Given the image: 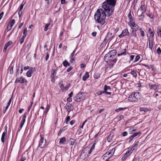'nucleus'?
<instances>
[{
  "label": "nucleus",
  "instance_id": "1",
  "mask_svg": "<svg viewBox=\"0 0 161 161\" xmlns=\"http://www.w3.org/2000/svg\"><path fill=\"white\" fill-rule=\"evenodd\" d=\"M108 15V13L103 8L101 9H98L94 15V18L96 22L101 25L104 24L105 23V18Z\"/></svg>",
  "mask_w": 161,
  "mask_h": 161
},
{
  "label": "nucleus",
  "instance_id": "2",
  "mask_svg": "<svg viewBox=\"0 0 161 161\" xmlns=\"http://www.w3.org/2000/svg\"><path fill=\"white\" fill-rule=\"evenodd\" d=\"M116 0H106L102 4L103 8L108 13V16H110L113 12L112 7L116 5Z\"/></svg>",
  "mask_w": 161,
  "mask_h": 161
},
{
  "label": "nucleus",
  "instance_id": "3",
  "mask_svg": "<svg viewBox=\"0 0 161 161\" xmlns=\"http://www.w3.org/2000/svg\"><path fill=\"white\" fill-rule=\"evenodd\" d=\"M141 98L140 93L138 92H133L128 97V100L130 102L136 101Z\"/></svg>",
  "mask_w": 161,
  "mask_h": 161
},
{
  "label": "nucleus",
  "instance_id": "4",
  "mask_svg": "<svg viewBox=\"0 0 161 161\" xmlns=\"http://www.w3.org/2000/svg\"><path fill=\"white\" fill-rule=\"evenodd\" d=\"M85 93L83 92H80L76 96L75 98V101L77 102H80L81 101L84 100L85 97L84 95Z\"/></svg>",
  "mask_w": 161,
  "mask_h": 161
},
{
  "label": "nucleus",
  "instance_id": "5",
  "mask_svg": "<svg viewBox=\"0 0 161 161\" xmlns=\"http://www.w3.org/2000/svg\"><path fill=\"white\" fill-rule=\"evenodd\" d=\"M46 140L44 139L43 137H41L38 147L41 148H43L46 146Z\"/></svg>",
  "mask_w": 161,
  "mask_h": 161
},
{
  "label": "nucleus",
  "instance_id": "6",
  "mask_svg": "<svg viewBox=\"0 0 161 161\" xmlns=\"http://www.w3.org/2000/svg\"><path fill=\"white\" fill-rule=\"evenodd\" d=\"M114 37V35L111 33L108 32V33L104 40L105 42H108V41H110Z\"/></svg>",
  "mask_w": 161,
  "mask_h": 161
},
{
  "label": "nucleus",
  "instance_id": "7",
  "mask_svg": "<svg viewBox=\"0 0 161 161\" xmlns=\"http://www.w3.org/2000/svg\"><path fill=\"white\" fill-rule=\"evenodd\" d=\"M129 35V32L127 29H125L123 30L119 36L120 38H122L125 36Z\"/></svg>",
  "mask_w": 161,
  "mask_h": 161
},
{
  "label": "nucleus",
  "instance_id": "8",
  "mask_svg": "<svg viewBox=\"0 0 161 161\" xmlns=\"http://www.w3.org/2000/svg\"><path fill=\"white\" fill-rule=\"evenodd\" d=\"M36 71L35 68L31 67L26 73V75L28 77H31L33 73Z\"/></svg>",
  "mask_w": 161,
  "mask_h": 161
},
{
  "label": "nucleus",
  "instance_id": "9",
  "mask_svg": "<svg viewBox=\"0 0 161 161\" xmlns=\"http://www.w3.org/2000/svg\"><path fill=\"white\" fill-rule=\"evenodd\" d=\"M114 58L111 56L109 54L107 53L106 54L104 57V60L107 63H108L110 61L112 60Z\"/></svg>",
  "mask_w": 161,
  "mask_h": 161
},
{
  "label": "nucleus",
  "instance_id": "10",
  "mask_svg": "<svg viewBox=\"0 0 161 161\" xmlns=\"http://www.w3.org/2000/svg\"><path fill=\"white\" fill-rule=\"evenodd\" d=\"M7 133V127H5V131L3 132V133L2 134V137H1V140L2 142L3 143H4V142H5V140L6 138V134Z\"/></svg>",
  "mask_w": 161,
  "mask_h": 161
},
{
  "label": "nucleus",
  "instance_id": "11",
  "mask_svg": "<svg viewBox=\"0 0 161 161\" xmlns=\"http://www.w3.org/2000/svg\"><path fill=\"white\" fill-rule=\"evenodd\" d=\"M51 77L52 79L51 81H52L53 80V81H54L55 80V75L56 74V70H55L54 69H52L51 70Z\"/></svg>",
  "mask_w": 161,
  "mask_h": 161
},
{
  "label": "nucleus",
  "instance_id": "12",
  "mask_svg": "<svg viewBox=\"0 0 161 161\" xmlns=\"http://www.w3.org/2000/svg\"><path fill=\"white\" fill-rule=\"evenodd\" d=\"M13 44V42L11 41H10L8 42L6 44H5L3 50V52H5L7 50V48L9 46Z\"/></svg>",
  "mask_w": 161,
  "mask_h": 161
},
{
  "label": "nucleus",
  "instance_id": "13",
  "mask_svg": "<svg viewBox=\"0 0 161 161\" xmlns=\"http://www.w3.org/2000/svg\"><path fill=\"white\" fill-rule=\"evenodd\" d=\"M129 25L132 29H133L134 27L136 28L137 29H138V25L134 22V20L130 21Z\"/></svg>",
  "mask_w": 161,
  "mask_h": 161
},
{
  "label": "nucleus",
  "instance_id": "14",
  "mask_svg": "<svg viewBox=\"0 0 161 161\" xmlns=\"http://www.w3.org/2000/svg\"><path fill=\"white\" fill-rule=\"evenodd\" d=\"M24 81L27 82V80H25V79L23 78L22 76H21L20 78L16 79L15 81V83H17L18 82L20 83L21 84H23L24 83Z\"/></svg>",
  "mask_w": 161,
  "mask_h": 161
},
{
  "label": "nucleus",
  "instance_id": "15",
  "mask_svg": "<svg viewBox=\"0 0 161 161\" xmlns=\"http://www.w3.org/2000/svg\"><path fill=\"white\" fill-rule=\"evenodd\" d=\"M115 151V149H113L112 150H109L108 152H106L105 153V155H106V156L107 155H108L109 156V157H111L114 154Z\"/></svg>",
  "mask_w": 161,
  "mask_h": 161
},
{
  "label": "nucleus",
  "instance_id": "16",
  "mask_svg": "<svg viewBox=\"0 0 161 161\" xmlns=\"http://www.w3.org/2000/svg\"><path fill=\"white\" fill-rule=\"evenodd\" d=\"M140 8L142 11V14H144L146 11L147 6L144 3L142 5L140 6Z\"/></svg>",
  "mask_w": 161,
  "mask_h": 161
},
{
  "label": "nucleus",
  "instance_id": "17",
  "mask_svg": "<svg viewBox=\"0 0 161 161\" xmlns=\"http://www.w3.org/2000/svg\"><path fill=\"white\" fill-rule=\"evenodd\" d=\"M117 53V51L115 49H113L110 51L108 53L111 55V56L114 58Z\"/></svg>",
  "mask_w": 161,
  "mask_h": 161
},
{
  "label": "nucleus",
  "instance_id": "18",
  "mask_svg": "<svg viewBox=\"0 0 161 161\" xmlns=\"http://www.w3.org/2000/svg\"><path fill=\"white\" fill-rule=\"evenodd\" d=\"M149 86L150 89H153L154 91L157 90V88L158 87V86L156 84L151 85L150 84H149Z\"/></svg>",
  "mask_w": 161,
  "mask_h": 161
},
{
  "label": "nucleus",
  "instance_id": "19",
  "mask_svg": "<svg viewBox=\"0 0 161 161\" xmlns=\"http://www.w3.org/2000/svg\"><path fill=\"white\" fill-rule=\"evenodd\" d=\"M65 107L66 109H69V110H73L74 108L73 105L70 103H67Z\"/></svg>",
  "mask_w": 161,
  "mask_h": 161
},
{
  "label": "nucleus",
  "instance_id": "20",
  "mask_svg": "<svg viewBox=\"0 0 161 161\" xmlns=\"http://www.w3.org/2000/svg\"><path fill=\"white\" fill-rule=\"evenodd\" d=\"M117 60V59L116 58H115L111 61H109V65L110 67H113L114 66V64L116 63Z\"/></svg>",
  "mask_w": 161,
  "mask_h": 161
},
{
  "label": "nucleus",
  "instance_id": "21",
  "mask_svg": "<svg viewBox=\"0 0 161 161\" xmlns=\"http://www.w3.org/2000/svg\"><path fill=\"white\" fill-rule=\"evenodd\" d=\"M89 77V75L88 72H86L85 75L83 76L82 79L84 81L86 80Z\"/></svg>",
  "mask_w": 161,
  "mask_h": 161
},
{
  "label": "nucleus",
  "instance_id": "22",
  "mask_svg": "<svg viewBox=\"0 0 161 161\" xmlns=\"http://www.w3.org/2000/svg\"><path fill=\"white\" fill-rule=\"evenodd\" d=\"M126 54V49L125 48L122 51H121L120 53H118L117 55L118 56H120L125 55Z\"/></svg>",
  "mask_w": 161,
  "mask_h": 161
},
{
  "label": "nucleus",
  "instance_id": "23",
  "mask_svg": "<svg viewBox=\"0 0 161 161\" xmlns=\"http://www.w3.org/2000/svg\"><path fill=\"white\" fill-rule=\"evenodd\" d=\"M15 22V20L14 19H13L8 25V28H10V29H11L13 25L14 24Z\"/></svg>",
  "mask_w": 161,
  "mask_h": 161
},
{
  "label": "nucleus",
  "instance_id": "24",
  "mask_svg": "<svg viewBox=\"0 0 161 161\" xmlns=\"http://www.w3.org/2000/svg\"><path fill=\"white\" fill-rule=\"evenodd\" d=\"M149 48L152 51L153 47V41H151L150 40H149Z\"/></svg>",
  "mask_w": 161,
  "mask_h": 161
},
{
  "label": "nucleus",
  "instance_id": "25",
  "mask_svg": "<svg viewBox=\"0 0 161 161\" xmlns=\"http://www.w3.org/2000/svg\"><path fill=\"white\" fill-rule=\"evenodd\" d=\"M104 91H103L104 92H107L108 90L110 91L111 90V88L110 86H107L105 85L104 86Z\"/></svg>",
  "mask_w": 161,
  "mask_h": 161
},
{
  "label": "nucleus",
  "instance_id": "26",
  "mask_svg": "<svg viewBox=\"0 0 161 161\" xmlns=\"http://www.w3.org/2000/svg\"><path fill=\"white\" fill-rule=\"evenodd\" d=\"M66 141V138L65 137H64L60 139L59 142V143L60 144H64V142Z\"/></svg>",
  "mask_w": 161,
  "mask_h": 161
},
{
  "label": "nucleus",
  "instance_id": "27",
  "mask_svg": "<svg viewBox=\"0 0 161 161\" xmlns=\"http://www.w3.org/2000/svg\"><path fill=\"white\" fill-rule=\"evenodd\" d=\"M138 30L140 31V32L141 36L142 37H144L145 36V32L143 30L142 28H140L138 29Z\"/></svg>",
  "mask_w": 161,
  "mask_h": 161
},
{
  "label": "nucleus",
  "instance_id": "28",
  "mask_svg": "<svg viewBox=\"0 0 161 161\" xmlns=\"http://www.w3.org/2000/svg\"><path fill=\"white\" fill-rule=\"evenodd\" d=\"M137 31L136 30L135 31L134 30H133L131 32L130 35L131 36H133L134 37H136L137 36V35L136 31Z\"/></svg>",
  "mask_w": 161,
  "mask_h": 161
},
{
  "label": "nucleus",
  "instance_id": "29",
  "mask_svg": "<svg viewBox=\"0 0 161 161\" xmlns=\"http://www.w3.org/2000/svg\"><path fill=\"white\" fill-rule=\"evenodd\" d=\"M132 153V150H128L124 155V157H126L129 156Z\"/></svg>",
  "mask_w": 161,
  "mask_h": 161
},
{
  "label": "nucleus",
  "instance_id": "30",
  "mask_svg": "<svg viewBox=\"0 0 161 161\" xmlns=\"http://www.w3.org/2000/svg\"><path fill=\"white\" fill-rule=\"evenodd\" d=\"M63 64L64 67H67V66H69L70 65V64L66 60H65L63 62Z\"/></svg>",
  "mask_w": 161,
  "mask_h": 161
},
{
  "label": "nucleus",
  "instance_id": "31",
  "mask_svg": "<svg viewBox=\"0 0 161 161\" xmlns=\"http://www.w3.org/2000/svg\"><path fill=\"white\" fill-rule=\"evenodd\" d=\"M49 108H50V106L48 104H47V107L46 108L45 110L44 111V114H43L44 115V114L46 115V114L47 113Z\"/></svg>",
  "mask_w": 161,
  "mask_h": 161
},
{
  "label": "nucleus",
  "instance_id": "32",
  "mask_svg": "<svg viewBox=\"0 0 161 161\" xmlns=\"http://www.w3.org/2000/svg\"><path fill=\"white\" fill-rule=\"evenodd\" d=\"M128 17L130 19V21H132L133 20V17L132 16L131 14L130 11V12L128 15Z\"/></svg>",
  "mask_w": 161,
  "mask_h": 161
},
{
  "label": "nucleus",
  "instance_id": "33",
  "mask_svg": "<svg viewBox=\"0 0 161 161\" xmlns=\"http://www.w3.org/2000/svg\"><path fill=\"white\" fill-rule=\"evenodd\" d=\"M27 30L26 28H25L23 31V36H24L25 37H26L27 36Z\"/></svg>",
  "mask_w": 161,
  "mask_h": 161
},
{
  "label": "nucleus",
  "instance_id": "34",
  "mask_svg": "<svg viewBox=\"0 0 161 161\" xmlns=\"http://www.w3.org/2000/svg\"><path fill=\"white\" fill-rule=\"evenodd\" d=\"M148 32L151 34V36H152V37L154 36V34L153 33V31H152L151 28H149Z\"/></svg>",
  "mask_w": 161,
  "mask_h": 161
},
{
  "label": "nucleus",
  "instance_id": "35",
  "mask_svg": "<svg viewBox=\"0 0 161 161\" xmlns=\"http://www.w3.org/2000/svg\"><path fill=\"white\" fill-rule=\"evenodd\" d=\"M130 73L135 78L137 76V74L135 71L131 70Z\"/></svg>",
  "mask_w": 161,
  "mask_h": 161
},
{
  "label": "nucleus",
  "instance_id": "36",
  "mask_svg": "<svg viewBox=\"0 0 161 161\" xmlns=\"http://www.w3.org/2000/svg\"><path fill=\"white\" fill-rule=\"evenodd\" d=\"M75 140L74 139L70 138L69 140V142L71 145H73L74 144Z\"/></svg>",
  "mask_w": 161,
  "mask_h": 161
},
{
  "label": "nucleus",
  "instance_id": "37",
  "mask_svg": "<svg viewBox=\"0 0 161 161\" xmlns=\"http://www.w3.org/2000/svg\"><path fill=\"white\" fill-rule=\"evenodd\" d=\"M140 111L145 112H147L148 110L147 108H140Z\"/></svg>",
  "mask_w": 161,
  "mask_h": 161
},
{
  "label": "nucleus",
  "instance_id": "38",
  "mask_svg": "<svg viewBox=\"0 0 161 161\" xmlns=\"http://www.w3.org/2000/svg\"><path fill=\"white\" fill-rule=\"evenodd\" d=\"M126 108H118L116 109L115 110L116 112H119L120 111L125 109Z\"/></svg>",
  "mask_w": 161,
  "mask_h": 161
},
{
  "label": "nucleus",
  "instance_id": "39",
  "mask_svg": "<svg viewBox=\"0 0 161 161\" xmlns=\"http://www.w3.org/2000/svg\"><path fill=\"white\" fill-rule=\"evenodd\" d=\"M50 25V24L48 23V24H46L45 25L44 29L45 31H47V30L49 26Z\"/></svg>",
  "mask_w": 161,
  "mask_h": 161
},
{
  "label": "nucleus",
  "instance_id": "40",
  "mask_svg": "<svg viewBox=\"0 0 161 161\" xmlns=\"http://www.w3.org/2000/svg\"><path fill=\"white\" fill-rule=\"evenodd\" d=\"M113 136H111V134H110L107 138V141L109 142H110L112 140Z\"/></svg>",
  "mask_w": 161,
  "mask_h": 161
},
{
  "label": "nucleus",
  "instance_id": "41",
  "mask_svg": "<svg viewBox=\"0 0 161 161\" xmlns=\"http://www.w3.org/2000/svg\"><path fill=\"white\" fill-rule=\"evenodd\" d=\"M157 34L158 36H160L161 37V29H157Z\"/></svg>",
  "mask_w": 161,
  "mask_h": 161
},
{
  "label": "nucleus",
  "instance_id": "42",
  "mask_svg": "<svg viewBox=\"0 0 161 161\" xmlns=\"http://www.w3.org/2000/svg\"><path fill=\"white\" fill-rule=\"evenodd\" d=\"M25 38V37L22 36L20 40V44H22V43L24 42Z\"/></svg>",
  "mask_w": 161,
  "mask_h": 161
},
{
  "label": "nucleus",
  "instance_id": "43",
  "mask_svg": "<svg viewBox=\"0 0 161 161\" xmlns=\"http://www.w3.org/2000/svg\"><path fill=\"white\" fill-rule=\"evenodd\" d=\"M96 93L98 95H100L103 93H104V92L103 91H97Z\"/></svg>",
  "mask_w": 161,
  "mask_h": 161
},
{
  "label": "nucleus",
  "instance_id": "44",
  "mask_svg": "<svg viewBox=\"0 0 161 161\" xmlns=\"http://www.w3.org/2000/svg\"><path fill=\"white\" fill-rule=\"evenodd\" d=\"M143 14H142V13L139 16V19L142 20L144 18V15Z\"/></svg>",
  "mask_w": 161,
  "mask_h": 161
},
{
  "label": "nucleus",
  "instance_id": "45",
  "mask_svg": "<svg viewBox=\"0 0 161 161\" xmlns=\"http://www.w3.org/2000/svg\"><path fill=\"white\" fill-rule=\"evenodd\" d=\"M10 68V74H12L13 73V68L14 66H11L9 67Z\"/></svg>",
  "mask_w": 161,
  "mask_h": 161
},
{
  "label": "nucleus",
  "instance_id": "46",
  "mask_svg": "<svg viewBox=\"0 0 161 161\" xmlns=\"http://www.w3.org/2000/svg\"><path fill=\"white\" fill-rule=\"evenodd\" d=\"M140 58V57L139 55L136 56L135 58L134 62H136Z\"/></svg>",
  "mask_w": 161,
  "mask_h": 161
},
{
  "label": "nucleus",
  "instance_id": "47",
  "mask_svg": "<svg viewBox=\"0 0 161 161\" xmlns=\"http://www.w3.org/2000/svg\"><path fill=\"white\" fill-rule=\"evenodd\" d=\"M157 52L158 55H160L161 54V49L159 47L157 48Z\"/></svg>",
  "mask_w": 161,
  "mask_h": 161
},
{
  "label": "nucleus",
  "instance_id": "48",
  "mask_svg": "<svg viewBox=\"0 0 161 161\" xmlns=\"http://www.w3.org/2000/svg\"><path fill=\"white\" fill-rule=\"evenodd\" d=\"M27 113H25L23 114V116L22 118V120L25 121V119L27 116Z\"/></svg>",
  "mask_w": 161,
  "mask_h": 161
},
{
  "label": "nucleus",
  "instance_id": "49",
  "mask_svg": "<svg viewBox=\"0 0 161 161\" xmlns=\"http://www.w3.org/2000/svg\"><path fill=\"white\" fill-rule=\"evenodd\" d=\"M70 119V117L69 116H67L66 119L65 123L66 124L68 123V122L69 121Z\"/></svg>",
  "mask_w": 161,
  "mask_h": 161
},
{
  "label": "nucleus",
  "instance_id": "50",
  "mask_svg": "<svg viewBox=\"0 0 161 161\" xmlns=\"http://www.w3.org/2000/svg\"><path fill=\"white\" fill-rule=\"evenodd\" d=\"M100 77V75H99L98 74H95L94 75V78L95 79H98Z\"/></svg>",
  "mask_w": 161,
  "mask_h": 161
},
{
  "label": "nucleus",
  "instance_id": "51",
  "mask_svg": "<svg viewBox=\"0 0 161 161\" xmlns=\"http://www.w3.org/2000/svg\"><path fill=\"white\" fill-rule=\"evenodd\" d=\"M70 58V62L71 63H74L75 61V58Z\"/></svg>",
  "mask_w": 161,
  "mask_h": 161
},
{
  "label": "nucleus",
  "instance_id": "52",
  "mask_svg": "<svg viewBox=\"0 0 161 161\" xmlns=\"http://www.w3.org/2000/svg\"><path fill=\"white\" fill-rule=\"evenodd\" d=\"M24 7V4H21L20 5L19 8V11H21Z\"/></svg>",
  "mask_w": 161,
  "mask_h": 161
},
{
  "label": "nucleus",
  "instance_id": "53",
  "mask_svg": "<svg viewBox=\"0 0 161 161\" xmlns=\"http://www.w3.org/2000/svg\"><path fill=\"white\" fill-rule=\"evenodd\" d=\"M147 15L151 19H153V18L154 16L152 14H147Z\"/></svg>",
  "mask_w": 161,
  "mask_h": 161
},
{
  "label": "nucleus",
  "instance_id": "54",
  "mask_svg": "<svg viewBox=\"0 0 161 161\" xmlns=\"http://www.w3.org/2000/svg\"><path fill=\"white\" fill-rule=\"evenodd\" d=\"M25 122V121H24L23 120H22V121L21 122L20 125V127L21 129L22 128V127L24 124Z\"/></svg>",
  "mask_w": 161,
  "mask_h": 161
},
{
  "label": "nucleus",
  "instance_id": "55",
  "mask_svg": "<svg viewBox=\"0 0 161 161\" xmlns=\"http://www.w3.org/2000/svg\"><path fill=\"white\" fill-rule=\"evenodd\" d=\"M128 135V133L126 131L122 133V135L123 136H127Z\"/></svg>",
  "mask_w": 161,
  "mask_h": 161
},
{
  "label": "nucleus",
  "instance_id": "56",
  "mask_svg": "<svg viewBox=\"0 0 161 161\" xmlns=\"http://www.w3.org/2000/svg\"><path fill=\"white\" fill-rule=\"evenodd\" d=\"M133 138H134L132 136V135L131 136H130L129 137V142H130Z\"/></svg>",
  "mask_w": 161,
  "mask_h": 161
},
{
  "label": "nucleus",
  "instance_id": "57",
  "mask_svg": "<svg viewBox=\"0 0 161 161\" xmlns=\"http://www.w3.org/2000/svg\"><path fill=\"white\" fill-rule=\"evenodd\" d=\"M12 97H11V98L9 99V100L8 103V104L7 105V106H9L11 103V101H12Z\"/></svg>",
  "mask_w": 161,
  "mask_h": 161
},
{
  "label": "nucleus",
  "instance_id": "58",
  "mask_svg": "<svg viewBox=\"0 0 161 161\" xmlns=\"http://www.w3.org/2000/svg\"><path fill=\"white\" fill-rule=\"evenodd\" d=\"M124 118V116L122 115H119L118 116L119 120H120L121 119H122Z\"/></svg>",
  "mask_w": 161,
  "mask_h": 161
},
{
  "label": "nucleus",
  "instance_id": "59",
  "mask_svg": "<svg viewBox=\"0 0 161 161\" xmlns=\"http://www.w3.org/2000/svg\"><path fill=\"white\" fill-rule=\"evenodd\" d=\"M31 68H30L29 66H27L26 67H24V69L25 70H26L27 69H30Z\"/></svg>",
  "mask_w": 161,
  "mask_h": 161
},
{
  "label": "nucleus",
  "instance_id": "60",
  "mask_svg": "<svg viewBox=\"0 0 161 161\" xmlns=\"http://www.w3.org/2000/svg\"><path fill=\"white\" fill-rule=\"evenodd\" d=\"M49 54L48 53H47V54L45 57V60L46 61H47L49 58Z\"/></svg>",
  "mask_w": 161,
  "mask_h": 161
},
{
  "label": "nucleus",
  "instance_id": "61",
  "mask_svg": "<svg viewBox=\"0 0 161 161\" xmlns=\"http://www.w3.org/2000/svg\"><path fill=\"white\" fill-rule=\"evenodd\" d=\"M75 123V121L74 120H72L70 122V124L71 125H73Z\"/></svg>",
  "mask_w": 161,
  "mask_h": 161
},
{
  "label": "nucleus",
  "instance_id": "62",
  "mask_svg": "<svg viewBox=\"0 0 161 161\" xmlns=\"http://www.w3.org/2000/svg\"><path fill=\"white\" fill-rule=\"evenodd\" d=\"M8 107H9V106H8L7 105V106H6V107H5V108L4 110H3V113L4 114H5V112L6 111L7 109L8 108Z\"/></svg>",
  "mask_w": 161,
  "mask_h": 161
},
{
  "label": "nucleus",
  "instance_id": "63",
  "mask_svg": "<svg viewBox=\"0 0 161 161\" xmlns=\"http://www.w3.org/2000/svg\"><path fill=\"white\" fill-rule=\"evenodd\" d=\"M95 144V143H93L92 145V146L90 148V149H91V150H93V149H94Z\"/></svg>",
  "mask_w": 161,
  "mask_h": 161
},
{
  "label": "nucleus",
  "instance_id": "64",
  "mask_svg": "<svg viewBox=\"0 0 161 161\" xmlns=\"http://www.w3.org/2000/svg\"><path fill=\"white\" fill-rule=\"evenodd\" d=\"M80 67L81 68H83L86 67V65L84 64H81L80 65Z\"/></svg>",
  "mask_w": 161,
  "mask_h": 161
}]
</instances>
